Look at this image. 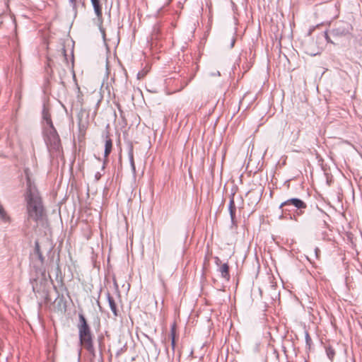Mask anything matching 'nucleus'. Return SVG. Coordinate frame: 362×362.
Wrapping results in <instances>:
<instances>
[{"instance_id": "nucleus-1", "label": "nucleus", "mask_w": 362, "mask_h": 362, "mask_svg": "<svg viewBox=\"0 0 362 362\" xmlns=\"http://www.w3.org/2000/svg\"><path fill=\"white\" fill-rule=\"evenodd\" d=\"M25 199L28 220H33L38 224L46 216L42 198L38 191L30 186L26 192Z\"/></svg>"}, {"instance_id": "nucleus-2", "label": "nucleus", "mask_w": 362, "mask_h": 362, "mask_svg": "<svg viewBox=\"0 0 362 362\" xmlns=\"http://www.w3.org/2000/svg\"><path fill=\"white\" fill-rule=\"evenodd\" d=\"M77 327L81 344L89 352L93 353L94 351L93 334L85 317L82 314H79V322Z\"/></svg>"}, {"instance_id": "nucleus-3", "label": "nucleus", "mask_w": 362, "mask_h": 362, "mask_svg": "<svg viewBox=\"0 0 362 362\" xmlns=\"http://www.w3.org/2000/svg\"><path fill=\"white\" fill-rule=\"evenodd\" d=\"M47 122L50 124V127L45 132V142L49 152L54 155L58 156L62 148L60 139L50 119H47Z\"/></svg>"}, {"instance_id": "nucleus-4", "label": "nucleus", "mask_w": 362, "mask_h": 362, "mask_svg": "<svg viewBox=\"0 0 362 362\" xmlns=\"http://www.w3.org/2000/svg\"><path fill=\"white\" fill-rule=\"evenodd\" d=\"M93 7L94 8L95 13L98 18V21L100 23V30L103 35V38L105 40V31L104 28L102 27L103 23V12H102V5L100 4V0H90Z\"/></svg>"}, {"instance_id": "nucleus-5", "label": "nucleus", "mask_w": 362, "mask_h": 362, "mask_svg": "<svg viewBox=\"0 0 362 362\" xmlns=\"http://www.w3.org/2000/svg\"><path fill=\"white\" fill-rule=\"evenodd\" d=\"M290 205L294 206L298 209H305L307 206L306 204L301 199L298 198H292L282 202L279 207L280 209H282L284 206Z\"/></svg>"}, {"instance_id": "nucleus-6", "label": "nucleus", "mask_w": 362, "mask_h": 362, "mask_svg": "<svg viewBox=\"0 0 362 362\" xmlns=\"http://www.w3.org/2000/svg\"><path fill=\"white\" fill-rule=\"evenodd\" d=\"M112 141L109 137V136L107 135L105 137V153H104L105 159H104V163H103L104 165L108 160L107 158L112 151Z\"/></svg>"}, {"instance_id": "nucleus-7", "label": "nucleus", "mask_w": 362, "mask_h": 362, "mask_svg": "<svg viewBox=\"0 0 362 362\" xmlns=\"http://www.w3.org/2000/svg\"><path fill=\"white\" fill-rule=\"evenodd\" d=\"M221 276L227 281L230 279L229 266L228 263L223 264L219 269Z\"/></svg>"}, {"instance_id": "nucleus-8", "label": "nucleus", "mask_w": 362, "mask_h": 362, "mask_svg": "<svg viewBox=\"0 0 362 362\" xmlns=\"http://www.w3.org/2000/svg\"><path fill=\"white\" fill-rule=\"evenodd\" d=\"M0 218L2 221L5 223H9L11 221V218L7 214L6 211L4 210L2 206L0 205Z\"/></svg>"}, {"instance_id": "nucleus-9", "label": "nucleus", "mask_w": 362, "mask_h": 362, "mask_svg": "<svg viewBox=\"0 0 362 362\" xmlns=\"http://www.w3.org/2000/svg\"><path fill=\"white\" fill-rule=\"evenodd\" d=\"M108 303L115 316H117V305L112 297L108 296Z\"/></svg>"}, {"instance_id": "nucleus-10", "label": "nucleus", "mask_w": 362, "mask_h": 362, "mask_svg": "<svg viewBox=\"0 0 362 362\" xmlns=\"http://www.w3.org/2000/svg\"><path fill=\"white\" fill-rule=\"evenodd\" d=\"M229 211H230V214L231 219H232V221H233L235 219V202H234L233 199H231L230 201V203H229Z\"/></svg>"}, {"instance_id": "nucleus-11", "label": "nucleus", "mask_w": 362, "mask_h": 362, "mask_svg": "<svg viewBox=\"0 0 362 362\" xmlns=\"http://www.w3.org/2000/svg\"><path fill=\"white\" fill-rule=\"evenodd\" d=\"M175 332H176V327H175V325H173L172 326L171 330H170V335H171V338H172L171 345H172V347L173 349H175Z\"/></svg>"}, {"instance_id": "nucleus-12", "label": "nucleus", "mask_w": 362, "mask_h": 362, "mask_svg": "<svg viewBox=\"0 0 362 362\" xmlns=\"http://www.w3.org/2000/svg\"><path fill=\"white\" fill-rule=\"evenodd\" d=\"M327 354L330 360H332L335 356V351L332 348L327 349Z\"/></svg>"}, {"instance_id": "nucleus-13", "label": "nucleus", "mask_w": 362, "mask_h": 362, "mask_svg": "<svg viewBox=\"0 0 362 362\" xmlns=\"http://www.w3.org/2000/svg\"><path fill=\"white\" fill-rule=\"evenodd\" d=\"M144 76V74H141V73H139L138 74V78H143Z\"/></svg>"}, {"instance_id": "nucleus-14", "label": "nucleus", "mask_w": 362, "mask_h": 362, "mask_svg": "<svg viewBox=\"0 0 362 362\" xmlns=\"http://www.w3.org/2000/svg\"><path fill=\"white\" fill-rule=\"evenodd\" d=\"M132 168L134 169V159H133V157L132 156Z\"/></svg>"}, {"instance_id": "nucleus-15", "label": "nucleus", "mask_w": 362, "mask_h": 362, "mask_svg": "<svg viewBox=\"0 0 362 362\" xmlns=\"http://www.w3.org/2000/svg\"><path fill=\"white\" fill-rule=\"evenodd\" d=\"M72 4H76V0H69Z\"/></svg>"}]
</instances>
